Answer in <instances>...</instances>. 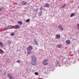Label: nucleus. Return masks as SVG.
<instances>
[{"instance_id": "nucleus-26", "label": "nucleus", "mask_w": 79, "mask_h": 79, "mask_svg": "<svg viewBox=\"0 0 79 79\" xmlns=\"http://www.w3.org/2000/svg\"><path fill=\"white\" fill-rule=\"evenodd\" d=\"M43 10V7H42L40 8V10L41 11H42V10Z\"/></svg>"}, {"instance_id": "nucleus-27", "label": "nucleus", "mask_w": 79, "mask_h": 79, "mask_svg": "<svg viewBox=\"0 0 79 79\" xmlns=\"http://www.w3.org/2000/svg\"><path fill=\"white\" fill-rule=\"evenodd\" d=\"M65 4H64L63 5V6H62V7H64V6H65Z\"/></svg>"}, {"instance_id": "nucleus-29", "label": "nucleus", "mask_w": 79, "mask_h": 79, "mask_svg": "<svg viewBox=\"0 0 79 79\" xmlns=\"http://www.w3.org/2000/svg\"><path fill=\"white\" fill-rule=\"evenodd\" d=\"M38 11V9H37V10H36V11Z\"/></svg>"}, {"instance_id": "nucleus-24", "label": "nucleus", "mask_w": 79, "mask_h": 79, "mask_svg": "<svg viewBox=\"0 0 79 79\" xmlns=\"http://www.w3.org/2000/svg\"><path fill=\"white\" fill-rule=\"evenodd\" d=\"M21 62V61L19 60H18L17 61V63H20Z\"/></svg>"}, {"instance_id": "nucleus-25", "label": "nucleus", "mask_w": 79, "mask_h": 79, "mask_svg": "<svg viewBox=\"0 0 79 79\" xmlns=\"http://www.w3.org/2000/svg\"><path fill=\"white\" fill-rule=\"evenodd\" d=\"M77 26L78 29V30H79V24H77Z\"/></svg>"}, {"instance_id": "nucleus-1", "label": "nucleus", "mask_w": 79, "mask_h": 79, "mask_svg": "<svg viewBox=\"0 0 79 79\" xmlns=\"http://www.w3.org/2000/svg\"><path fill=\"white\" fill-rule=\"evenodd\" d=\"M48 62V59H45L43 61V64L45 66H46V65H48V63H47Z\"/></svg>"}, {"instance_id": "nucleus-14", "label": "nucleus", "mask_w": 79, "mask_h": 79, "mask_svg": "<svg viewBox=\"0 0 79 79\" xmlns=\"http://www.w3.org/2000/svg\"><path fill=\"white\" fill-rule=\"evenodd\" d=\"M17 23L20 24L21 25H22V24H23V22H22V21H18L17 22Z\"/></svg>"}, {"instance_id": "nucleus-23", "label": "nucleus", "mask_w": 79, "mask_h": 79, "mask_svg": "<svg viewBox=\"0 0 79 79\" xmlns=\"http://www.w3.org/2000/svg\"><path fill=\"white\" fill-rule=\"evenodd\" d=\"M15 35V34L14 33V32L12 33H11L10 34V35L11 36H12V35Z\"/></svg>"}, {"instance_id": "nucleus-18", "label": "nucleus", "mask_w": 79, "mask_h": 79, "mask_svg": "<svg viewBox=\"0 0 79 79\" xmlns=\"http://www.w3.org/2000/svg\"><path fill=\"white\" fill-rule=\"evenodd\" d=\"M42 12L41 11L40 12L38 13L39 16H41L42 15Z\"/></svg>"}, {"instance_id": "nucleus-3", "label": "nucleus", "mask_w": 79, "mask_h": 79, "mask_svg": "<svg viewBox=\"0 0 79 79\" xmlns=\"http://www.w3.org/2000/svg\"><path fill=\"white\" fill-rule=\"evenodd\" d=\"M33 49V47L32 46H29L27 48V51H31Z\"/></svg>"}, {"instance_id": "nucleus-6", "label": "nucleus", "mask_w": 79, "mask_h": 79, "mask_svg": "<svg viewBox=\"0 0 79 79\" xmlns=\"http://www.w3.org/2000/svg\"><path fill=\"white\" fill-rule=\"evenodd\" d=\"M58 28L60 29L61 31H63V29H64V28L63 27H62L61 26V25L60 24L58 26Z\"/></svg>"}, {"instance_id": "nucleus-11", "label": "nucleus", "mask_w": 79, "mask_h": 79, "mask_svg": "<svg viewBox=\"0 0 79 79\" xmlns=\"http://www.w3.org/2000/svg\"><path fill=\"white\" fill-rule=\"evenodd\" d=\"M3 43L0 42V47L1 48H3Z\"/></svg>"}, {"instance_id": "nucleus-5", "label": "nucleus", "mask_w": 79, "mask_h": 79, "mask_svg": "<svg viewBox=\"0 0 79 79\" xmlns=\"http://www.w3.org/2000/svg\"><path fill=\"white\" fill-rule=\"evenodd\" d=\"M8 77L9 78V79H14V78L12 76V75H11L10 73H9L8 74Z\"/></svg>"}, {"instance_id": "nucleus-16", "label": "nucleus", "mask_w": 79, "mask_h": 79, "mask_svg": "<svg viewBox=\"0 0 79 79\" xmlns=\"http://www.w3.org/2000/svg\"><path fill=\"white\" fill-rule=\"evenodd\" d=\"M57 47L58 48H61V44H58L57 45Z\"/></svg>"}, {"instance_id": "nucleus-4", "label": "nucleus", "mask_w": 79, "mask_h": 79, "mask_svg": "<svg viewBox=\"0 0 79 79\" xmlns=\"http://www.w3.org/2000/svg\"><path fill=\"white\" fill-rule=\"evenodd\" d=\"M31 63L32 65H33V66H35V65H36L37 62H36V61H31Z\"/></svg>"}, {"instance_id": "nucleus-15", "label": "nucleus", "mask_w": 79, "mask_h": 79, "mask_svg": "<svg viewBox=\"0 0 79 79\" xmlns=\"http://www.w3.org/2000/svg\"><path fill=\"white\" fill-rule=\"evenodd\" d=\"M19 28H20V26H19V25H18L17 27L14 28V29H17Z\"/></svg>"}, {"instance_id": "nucleus-28", "label": "nucleus", "mask_w": 79, "mask_h": 79, "mask_svg": "<svg viewBox=\"0 0 79 79\" xmlns=\"http://www.w3.org/2000/svg\"><path fill=\"white\" fill-rule=\"evenodd\" d=\"M2 10V8H0V11H1Z\"/></svg>"}, {"instance_id": "nucleus-17", "label": "nucleus", "mask_w": 79, "mask_h": 79, "mask_svg": "<svg viewBox=\"0 0 79 79\" xmlns=\"http://www.w3.org/2000/svg\"><path fill=\"white\" fill-rule=\"evenodd\" d=\"M34 42H35V45H38V43H37V41L35 40H34Z\"/></svg>"}, {"instance_id": "nucleus-30", "label": "nucleus", "mask_w": 79, "mask_h": 79, "mask_svg": "<svg viewBox=\"0 0 79 79\" xmlns=\"http://www.w3.org/2000/svg\"><path fill=\"white\" fill-rule=\"evenodd\" d=\"M2 9H3V8H4L3 7H2Z\"/></svg>"}, {"instance_id": "nucleus-21", "label": "nucleus", "mask_w": 79, "mask_h": 79, "mask_svg": "<svg viewBox=\"0 0 79 79\" xmlns=\"http://www.w3.org/2000/svg\"><path fill=\"white\" fill-rule=\"evenodd\" d=\"M26 23H28V22H29V21H30V19H27L26 21Z\"/></svg>"}, {"instance_id": "nucleus-7", "label": "nucleus", "mask_w": 79, "mask_h": 79, "mask_svg": "<svg viewBox=\"0 0 79 79\" xmlns=\"http://www.w3.org/2000/svg\"><path fill=\"white\" fill-rule=\"evenodd\" d=\"M22 4H23V5H25L27 4V2L23 1L22 2Z\"/></svg>"}, {"instance_id": "nucleus-19", "label": "nucleus", "mask_w": 79, "mask_h": 79, "mask_svg": "<svg viewBox=\"0 0 79 79\" xmlns=\"http://www.w3.org/2000/svg\"><path fill=\"white\" fill-rule=\"evenodd\" d=\"M31 53H32V52H31V51H28L27 52V54H31Z\"/></svg>"}, {"instance_id": "nucleus-8", "label": "nucleus", "mask_w": 79, "mask_h": 79, "mask_svg": "<svg viewBox=\"0 0 79 79\" xmlns=\"http://www.w3.org/2000/svg\"><path fill=\"white\" fill-rule=\"evenodd\" d=\"M13 26L10 25L8 26L7 27V28L8 29H12L13 28Z\"/></svg>"}, {"instance_id": "nucleus-12", "label": "nucleus", "mask_w": 79, "mask_h": 79, "mask_svg": "<svg viewBox=\"0 0 79 79\" xmlns=\"http://www.w3.org/2000/svg\"><path fill=\"white\" fill-rule=\"evenodd\" d=\"M56 39H59L60 38V35L57 34L56 35Z\"/></svg>"}, {"instance_id": "nucleus-10", "label": "nucleus", "mask_w": 79, "mask_h": 79, "mask_svg": "<svg viewBox=\"0 0 79 79\" xmlns=\"http://www.w3.org/2000/svg\"><path fill=\"white\" fill-rule=\"evenodd\" d=\"M66 43L68 44H71V42H70V40H67L66 41Z\"/></svg>"}, {"instance_id": "nucleus-9", "label": "nucleus", "mask_w": 79, "mask_h": 79, "mask_svg": "<svg viewBox=\"0 0 79 79\" xmlns=\"http://www.w3.org/2000/svg\"><path fill=\"white\" fill-rule=\"evenodd\" d=\"M45 7H46V8H48L50 6V4H46L45 5Z\"/></svg>"}, {"instance_id": "nucleus-20", "label": "nucleus", "mask_w": 79, "mask_h": 79, "mask_svg": "<svg viewBox=\"0 0 79 79\" xmlns=\"http://www.w3.org/2000/svg\"><path fill=\"white\" fill-rule=\"evenodd\" d=\"M35 74L36 76H38L39 75V73H38L37 72H36L35 73Z\"/></svg>"}, {"instance_id": "nucleus-2", "label": "nucleus", "mask_w": 79, "mask_h": 79, "mask_svg": "<svg viewBox=\"0 0 79 79\" xmlns=\"http://www.w3.org/2000/svg\"><path fill=\"white\" fill-rule=\"evenodd\" d=\"M31 61H36V60L37 58H36V56L35 55H33L31 57Z\"/></svg>"}, {"instance_id": "nucleus-13", "label": "nucleus", "mask_w": 79, "mask_h": 79, "mask_svg": "<svg viewBox=\"0 0 79 79\" xmlns=\"http://www.w3.org/2000/svg\"><path fill=\"white\" fill-rule=\"evenodd\" d=\"M75 15V14H74V13H72L70 16V18H72V17H73Z\"/></svg>"}, {"instance_id": "nucleus-22", "label": "nucleus", "mask_w": 79, "mask_h": 79, "mask_svg": "<svg viewBox=\"0 0 79 79\" xmlns=\"http://www.w3.org/2000/svg\"><path fill=\"white\" fill-rule=\"evenodd\" d=\"M4 52L1 49V48H0V53H3Z\"/></svg>"}]
</instances>
